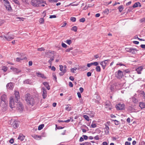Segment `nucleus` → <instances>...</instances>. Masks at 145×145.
I'll use <instances>...</instances> for the list:
<instances>
[{
    "mask_svg": "<svg viewBox=\"0 0 145 145\" xmlns=\"http://www.w3.org/2000/svg\"><path fill=\"white\" fill-rule=\"evenodd\" d=\"M1 106L3 107H6L8 104L6 95L5 94H3L1 96Z\"/></svg>",
    "mask_w": 145,
    "mask_h": 145,
    "instance_id": "f257e3e1",
    "label": "nucleus"
},
{
    "mask_svg": "<svg viewBox=\"0 0 145 145\" xmlns=\"http://www.w3.org/2000/svg\"><path fill=\"white\" fill-rule=\"evenodd\" d=\"M45 1L42 0H32L31 1V5L35 7H39L42 3H45Z\"/></svg>",
    "mask_w": 145,
    "mask_h": 145,
    "instance_id": "f03ea898",
    "label": "nucleus"
},
{
    "mask_svg": "<svg viewBox=\"0 0 145 145\" xmlns=\"http://www.w3.org/2000/svg\"><path fill=\"white\" fill-rule=\"evenodd\" d=\"M17 104L15 106V108L17 111L19 112H22L24 109V106L23 104L21 102H17Z\"/></svg>",
    "mask_w": 145,
    "mask_h": 145,
    "instance_id": "7ed1b4c3",
    "label": "nucleus"
},
{
    "mask_svg": "<svg viewBox=\"0 0 145 145\" xmlns=\"http://www.w3.org/2000/svg\"><path fill=\"white\" fill-rule=\"evenodd\" d=\"M27 95L28 97L26 99V101L28 104L32 106L33 104L34 100L31 97L29 94H28Z\"/></svg>",
    "mask_w": 145,
    "mask_h": 145,
    "instance_id": "20e7f679",
    "label": "nucleus"
},
{
    "mask_svg": "<svg viewBox=\"0 0 145 145\" xmlns=\"http://www.w3.org/2000/svg\"><path fill=\"white\" fill-rule=\"evenodd\" d=\"M126 51L132 54H135L137 52L138 50L136 48H125Z\"/></svg>",
    "mask_w": 145,
    "mask_h": 145,
    "instance_id": "39448f33",
    "label": "nucleus"
},
{
    "mask_svg": "<svg viewBox=\"0 0 145 145\" xmlns=\"http://www.w3.org/2000/svg\"><path fill=\"white\" fill-rule=\"evenodd\" d=\"M115 75L117 78L119 79L121 78L123 76V72L120 70H119L118 72L115 73Z\"/></svg>",
    "mask_w": 145,
    "mask_h": 145,
    "instance_id": "423d86ee",
    "label": "nucleus"
},
{
    "mask_svg": "<svg viewBox=\"0 0 145 145\" xmlns=\"http://www.w3.org/2000/svg\"><path fill=\"white\" fill-rule=\"evenodd\" d=\"M3 1L4 2V5L6 9L8 10H10L11 8L8 1L7 0H3Z\"/></svg>",
    "mask_w": 145,
    "mask_h": 145,
    "instance_id": "0eeeda50",
    "label": "nucleus"
},
{
    "mask_svg": "<svg viewBox=\"0 0 145 145\" xmlns=\"http://www.w3.org/2000/svg\"><path fill=\"white\" fill-rule=\"evenodd\" d=\"M125 105L123 104H118L116 105V107L117 110H123L125 109Z\"/></svg>",
    "mask_w": 145,
    "mask_h": 145,
    "instance_id": "6e6552de",
    "label": "nucleus"
},
{
    "mask_svg": "<svg viewBox=\"0 0 145 145\" xmlns=\"http://www.w3.org/2000/svg\"><path fill=\"white\" fill-rule=\"evenodd\" d=\"M15 103L14 101L13 98L12 97H11L10 98V103L9 106L11 108H15Z\"/></svg>",
    "mask_w": 145,
    "mask_h": 145,
    "instance_id": "1a4fd4ad",
    "label": "nucleus"
},
{
    "mask_svg": "<svg viewBox=\"0 0 145 145\" xmlns=\"http://www.w3.org/2000/svg\"><path fill=\"white\" fill-rule=\"evenodd\" d=\"M109 61V60L107 59L100 62V64L102 66L103 69H105L106 66L108 64V61Z\"/></svg>",
    "mask_w": 145,
    "mask_h": 145,
    "instance_id": "9d476101",
    "label": "nucleus"
},
{
    "mask_svg": "<svg viewBox=\"0 0 145 145\" xmlns=\"http://www.w3.org/2000/svg\"><path fill=\"white\" fill-rule=\"evenodd\" d=\"M14 95H15V102L17 103L18 102V100L20 99V96L19 95V93L18 91H15L14 92Z\"/></svg>",
    "mask_w": 145,
    "mask_h": 145,
    "instance_id": "9b49d317",
    "label": "nucleus"
},
{
    "mask_svg": "<svg viewBox=\"0 0 145 145\" xmlns=\"http://www.w3.org/2000/svg\"><path fill=\"white\" fill-rule=\"evenodd\" d=\"M14 86V84L11 82L8 84L6 86L7 89H13Z\"/></svg>",
    "mask_w": 145,
    "mask_h": 145,
    "instance_id": "f8f14e48",
    "label": "nucleus"
},
{
    "mask_svg": "<svg viewBox=\"0 0 145 145\" xmlns=\"http://www.w3.org/2000/svg\"><path fill=\"white\" fill-rule=\"evenodd\" d=\"M10 69L12 70L15 73H18L19 72H21V71L19 70L18 69L12 67H11Z\"/></svg>",
    "mask_w": 145,
    "mask_h": 145,
    "instance_id": "ddd939ff",
    "label": "nucleus"
},
{
    "mask_svg": "<svg viewBox=\"0 0 145 145\" xmlns=\"http://www.w3.org/2000/svg\"><path fill=\"white\" fill-rule=\"evenodd\" d=\"M42 90L43 92L42 96L44 99L46 98L47 96L46 91V89L44 88H42Z\"/></svg>",
    "mask_w": 145,
    "mask_h": 145,
    "instance_id": "4468645a",
    "label": "nucleus"
},
{
    "mask_svg": "<svg viewBox=\"0 0 145 145\" xmlns=\"http://www.w3.org/2000/svg\"><path fill=\"white\" fill-rule=\"evenodd\" d=\"M4 37L8 41L11 40L14 38V36L13 35H11L10 36H4Z\"/></svg>",
    "mask_w": 145,
    "mask_h": 145,
    "instance_id": "2eb2a0df",
    "label": "nucleus"
},
{
    "mask_svg": "<svg viewBox=\"0 0 145 145\" xmlns=\"http://www.w3.org/2000/svg\"><path fill=\"white\" fill-rule=\"evenodd\" d=\"M143 68V66H141L139 67L136 69V71L138 74H140L141 73V71Z\"/></svg>",
    "mask_w": 145,
    "mask_h": 145,
    "instance_id": "dca6fc26",
    "label": "nucleus"
},
{
    "mask_svg": "<svg viewBox=\"0 0 145 145\" xmlns=\"http://www.w3.org/2000/svg\"><path fill=\"white\" fill-rule=\"evenodd\" d=\"M25 57L24 56V55L22 54L21 55V57H17L16 59V61H17L19 62L21 60H22L25 59Z\"/></svg>",
    "mask_w": 145,
    "mask_h": 145,
    "instance_id": "f3484780",
    "label": "nucleus"
},
{
    "mask_svg": "<svg viewBox=\"0 0 145 145\" xmlns=\"http://www.w3.org/2000/svg\"><path fill=\"white\" fill-rule=\"evenodd\" d=\"M105 127L104 128L105 132L106 134H108L109 133V128L106 125H105Z\"/></svg>",
    "mask_w": 145,
    "mask_h": 145,
    "instance_id": "a211bd4d",
    "label": "nucleus"
},
{
    "mask_svg": "<svg viewBox=\"0 0 145 145\" xmlns=\"http://www.w3.org/2000/svg\"><path fill=\"white\" fill-rule=\"evenodd\" d=\"M105 107L106 108H107V109L109 110H111L112 109V106L110 105V103H106L105 105Z\"/></svg>",
    "mask_w": 145,
    "mask_h": 145,
    "instance_id": "6ab92c4d",
    "label": "nucleus"
},
{
    "mask_svg": "<svg viewBox=\"0 0 145 145\" xmlns=\"http://www.w3.org/2000/svg\"><path fill=\"white\" fill-rule=\"evenodd\" d=\"M36 74L38 77H40L43 78H46V77L44 76L43 74H41L40 72H37Z\"/></svg>",
    "mask_w": 145,
    "mask_h": 145,
    "instance_id": "aec40b11",
    "label": "nucleus"
},
{
    "mask_svg": "<svg viewBox=\"0 0 145 145\" xmlns=\"http://www.w3.org/2000/svg\"><path fill=\"white\" fill-rule=\"evenodd\" d=\"M43 84L46 87L47 89L48 90L50 89V87L49 85H48V83L47 82H43Z\"/></svg>",
    "mask_w": 145,
    "mask_h": 145,
    "instance_id": "412c9836",
    "label": "nucleus"
},
{
    "mask_svg": "<svg viewBox=\"0 0 145 145\" xmlns=\"http://www.w3.org/2000/svg\"><path fill=\"white\" fill-rule=\"evenodd\" d=\"M25 138V137L22 134H20V135L18 138V139L20 140L21 141L23 140Z\"/></svg>",
    "mask_w": 145,
    "mask_h": 145,
    "instance_id": "4be33fe9",
    "label": "nucleus"
},
{
    "mask_svg": "<svg viewBox=\"0 0 145 145\" xmlns=\"http://www.w3.org/2000/svg\"><path fill=\"white\" fill-rule=\"evenodd\" d=\"M16 121H14L12 123L13 126L15 129H16L18 126L19 125L17 123H16Z\"/></svg>",
    "mask_w": 145,
    "mask_h": 145,
    "instance_id": "5701e85b",
    "label": "nucleus"
},
{
    "mask_svg": "<svg viewBox=\"0 0 145 145\" xmlns=\"http://www.w3.org/2000/svg\"><path fill=\"white\" fill-rule=\"evenodd\" d=\"M139 106L141 109L144 108H145V104L143 103L140 102L139 103Z\"/></svg>",
    "mask_w": 145,
    "mask_h": 145,
    "instance_id": "b1692460",
    "label": "nucleus"
},
{
    "mask_svg": "<svg viewBox=\"0 0 145 145\" xmlns=\"http://www.w3.org/2000/svg\"><path fill=\"white\" fill-rule=\"evenodd\" d=\"M54 56H53L51 57L50 60H49L48 62L50 65H52V61L54 60Z\"/></svg>",
    "mask_w": 145,
    "mask_h": 145,
    "instance_id": "393cba45",
    "label": "nucleus"
},
{
    "mask_svg": "<svg viewBox=\"0 0 145 145\" xmlns=\"http://www.w3.org/2000/svg\"><path fill=\"white\" fill-rule=\"evenodd\" d=\"M132 101L134 103H138V100L135 98V97H132Z\"/></svg>",
    "mask_w": 145,
    "mask_h": 145,
    "instance_id": "a878e982",
    "label": "nucleus"
},
{
    "mask_svg": "<svg viewBox=\"0 0 145 145\" xmlns=\"http://www.w3.org/2000/svg\"><path fill=\"white\" fill-rule=\"evenodd\" d=\"M70 105H66V107L65 108V110L68 111L71 110L72 108L70 106Z\"/></svg>",
    "mask_w": 145,
    "mask_h": 145,
    "instance_id": "bb28decb",
    "label": "nucleus"
},
{
    "mask_svg": "<svg viewBox=\"0 0 145 145\" xmlns=\"http://www.w3.org/2000/svg\"><path fill=\"white\" fill-rule=\"evenodd\" d=\"M33 137L37 140H39V139H41V136L37 135H35L34 136H33Z\"/></svg>",
    "mask_w": 145,
    "mask_h": 145,
    "instance_id": "cd10ccee",
    "label": "nucleus"
},
{
    "mask_svg": "<svg viewBox=\"0 0 145 145\" xmlns=\"http://www.w3.org/2000/svg\"><path fill=\"white\" fill-rule=\"evenodd\" d=\"M8 69V67L5 66H3L2 67V70L4 72H6Z\"/></svg>",
    "mask_w": 145,
    "mask_h": 145,
    "instance_id": "c85d7f7f",
    "label": "nucleus"
},
{
    "mask_svg": "<svg viewBox=\"0 0 145 145\" xmlns=\"http://www.w3.org/2000/svg\"><path fill=\"white\" fill-rule=\"evenodd\" d=\"M30 80L28 79L26 80L23 82L24 83L26 84H30Z\"/></svg>",
    "mask_w": 145,
    "mask_h": 145,
    "instance_id": "c756f323",
    "label": "nucleus"
},
{
    "mask_svg": "<svg viewBox=\"0 0 145 145\" xmlns=\"http://www.w3.org/2000/svg\"><path fill=\"white\" fill-rule=\"evenodd\" d=\"M77 27L76 26H74L72 27L71 30L74 32H76L77 30Z\"/></svg>",
    "mask_w": 145,
    "mask_h": 145,
    "instance_id": "7c9ffc66",
    "label": "nucleus"
},
{
    "mask_svg": "<svg viewBox=\"0 0 145 145\" xmlns=\"http://www.w3.org/2000/svg\"><path fill=\"white\" fill-rule=\"evenodd\" d=\"M44 125L43 124L40 125L38 127V130H40L42 129L44 127Z\"/></svg>",
    "mask_w": 145,
    "mask_h": 145,
    "instance_id": "2f4dec72",
    "label": "nucleus"
},
{
    "mask_svg": "<svg viewBox=\"0 0 145 145\" xmlns=\"http://www.w3.org/2000/svg\"><path fill=\"white\" fill-rule=\"evenodd\" d=\"M65 42L67 44L70 45L71 44L72 42L71 40L68 39L67 40L65 41Z\"/></svg>",
    "mask_w": 145,
    "mask_h": 145,
    "instance_id": "473e14b6",
    "label": "nucleus"
},
{
    "mask_svg": "<svg viewBox=\"0 0 145 145\" xmlns=\"http://www.w3.org/2000/svg\"><path fill=\"white\" fill-rule=\"evenodd\" d=\"M96 70L98 72L101 71V68L99 66H97L95 68Z\"/></svg>",
    "mask_w": 145,
    "mask_h": 145,
    "instance_id": "72a5a7b5",
    "label": "nucleus"
},
{
    "mask_svg": "<svg viewBox=\"0 0 145 145\" xmlns=\"http://www.w3.org/2000/svg\"><path fill=\"white\" fill-rule=\"evenodd\" d=\"M138 4L140 5V4L139 3H135L133 6V8L137 7L138 6Z\"/></svg>",
    "mask_w": 145,
    "mask_h": 145,
    "instance_id": "f704fd0d",
    "label": "nucleus"
},
{
    "mask_svg": "<svg viewBox=\"0 0 145 145\" xmlns=\"http://www.w3.org/2000/svg\"><path fill=\"white\" fill-rule=\"evenodd\" d=\"M84 118L87 121H89V117L87 115H84L83 116Z\"/></svg>",
    "mask_w": 145,
    "mask_h": 145,
    "instance_id": "c9c22d12",
    "label": "nucleus"
},
{
    "mask_svg": "<svg viewBox=\"0 0 145 145\" xmlns=\"http://www.w3.org/2000/svg\"><path fill=\"white\" fill-rule=\"evenodd\" d=\"M44 22V19L43 18H40L39 19V23L40 24H43Z\"/></svg>",
    "mask_w": 145,
    "mask_h": 145,
    "instance_id": "e433bc0d",
    "label": "nucleus"
},
{
    "mask_svg": "<svg viewBox=\"0 0 145 145\" xmlns=\"http://www.w3.org/2000/svg\"><path fill=\"white\" fill-rule=\"evenodd\" d=\"M123 9V8L122 6H120L118 7L119 10L120 12L122 11Z\"/></svg>",
    "mask_w": 145,
    "mask_h": 145,
    "instance_id": "4c0bfd02",
    "label": "nucleus"
},
{
    "mask_svg": "<svg viewBox=\"0 0 145 145\" xmlns=\"http://www.w3.org/2000/svg\"><path fill=\"white\" fill-rule=\"evenodd\" d=\"M112 120L114 121V123L116 125H118L120 124V122L118 120Z\"/></svg>",
    "mask_w": 145,
    "mask_h": 145,
    "instance_id": "58836bf2",
    "label": "nucleus"
},
{
    "mask_svg": "<svg viewBox=\"0 0 145 145\" xmlns=\"http://www.w3.org/2000/svg\"><path fill=\"white\" fill-rule=\"evenodd\" d=\"M91 126L92 128H94L96 127L97 125L95 123L92 122L91 124Z\"/></svg>",
    "mask_w": 145,
    "mask_h": 145,
    "instance_id": "ea45409f",
    "label": "nucleus"
},
{
    "mask_svg": "<svg viewBox=\"0 0 145 145\" xmlns=\"http://www.w3.org/2000/svg\"><path fill=\"white\" fill-rule=\"evenodd\" d=\"M15 4L18 5H20V3L19 2V1L18 0H14L13 1Z\"/></svg>",
    "mask_w": 145,
    "mask_h": 145,
    "instance_id": "a19ab883",
    "label": "nucleus"
},
{
    "mask_svg": "<svg viewBox=\"0 0 145 145\" xmlns=\"http://www.w3.org/2000/svg\"><path fill=\"white\" fill-rule=\"evenodd\" d=\"M15 4L18 5H20V3L19 2V1L18 0H14L13 1Z\"/></svg>",
    "mask_w": 145,
    "mask_h": 145,
    "instance_id": "79ce46f5",
    "label": "nucleus"
},
{
    "mask_svg": "<svg viewBox=\"0 0 145 145\" xmlns=\"http://www.w3.org/2000/svg\"><path fill=\"white\" fill-rule=\"evenodd\" d=\"M76 19L75 17H71L70 18V20L72 22H75L76 21Z\"/></svg>",
    "mask_w": 145,
    "mask_h": 145,
    "instance_id": "37998d69",
    "label": "nucleus"
},
{
    "mask_svg": "<svg viewBox=\"0 0 145 145\" xmlns=\"http://www.w3.org/2000/svg\"><path fill=\"white\" fill-rule=\"evenodd\" d=\"M77 69L76 67H74L71 69V71L72 72H74V71H75Z\"/></svg>",
    "mask_w": 145,
    "mask_h": 145,
    "instance_id": "c03bdc74",
    "label": "nucleus"
},
{
    "mask_svg": "<svg viewBox=\"0 0 145 145\" xmlns=\"http://www.w3.org/2000/svg\"><path fill=\"white\" fill-rule=\"evenodd\" d=\"M59 69L61 71H64L63 67L62 65H59Z\"/></svg>",
    "mask_w": 145,
    "mask_h": 145,
    "instance_id": "a18cd8bd",
    "label": "nucleus"
},
{
    "mask_svg": "<svg viewBox=\"0 0 145 145\" xmlns=\"http://www.w3.org/2000/svg\"><path fill=\"white\" fill-rule=\"evenodd\" d=\"M85 21V19L84 18H82L80 19L79 21L80 22H84Z\"/></svg>",
    "mask_w": 145,
    "mask_h": 145,
    "instance_id": "49530a36",
    "label": "nucleus"
},
{
    "mask_svg": "<svg viewBox=\"0 0 145 145\" xmlns=\"http://www.w3.org/2000/svg\"><path fill=\"white\" fill-rule=\"evenodd\" d=\"M73 48H68L66 50V52H69L71 50H72Z\"/></svg>",
    "mask_w": 145,
    "mask_h": 145,
    "instance_id": "de8ad7c7",
    "label": "nucleus"
},
{
    "mask_svg": "<svg viewBox=\"0 0 145 145\" xmlns=\"http://www.w3.org/2000/svg\"><path fill=\"white\" fill-rule=\"evenodd\" d=\"M66 72H65V71H62L61 72H60L59 73V74L60 75V76H62V75H63Z\"/></svg>",
    "mask_w": 145,
    "mask_h": 145,
    "instance_id": "09e8293b",
    "label": "nucleus"
},
{
    "mask_svg": "<svg viewBox=\"0 0 145 145\" xmlns=\"http://www.w3.org/2000/svg\"><path fill=\"white\" fill-rule=\"evenodd\" d=\"M37 50L39 51H44L45 50V49L43 48H38Z\"/></svg>",
    "mask_w": 145,
    "mask_h": 145,
    "instance_id": "8fccbe9b",
    "label": "nucleus"
},
{
    "mask_svg": "<svg viewBox=\"0 0 145 145\" xmlns=\"http://www.w3.org/2000/svg\"><path fill=\"white\" fill-rule=\"evenodd\" d=\"M140 22H145V18H143L142 19H141L140 20Z\"/></svg>",
    "mask_w": 145,
    "mask_h": 145,
    "instance_id": "3c124183",
    "label": "nucleus"
},
{
    "mask_svg": "<svg viewBox=\"0 0 145 145\" xmlns=\"http://www.w3.org/2000/svg\"><path fill=\"white\" fill-rule=\"evenodd\" d=\"M94 138L96 140H99V136L98 135L95 136Z\"/></svg>",
    "mask_w": 145,
    "mask_h": 145,
    "instance_id": "603ef678",
    "label": "nucleus"
},
{
    "mask_svg": "<svg viewBox=\"0 0 145 145\" xmlns=\"http://www.w3.org/2000/svg\"><path fill=\"white\" fill-rule=\"evenodd\" d=\"M92 65H95V66H97L98 65V63L97 62H94L93 63H92Z\"/></svg>",
    "mask_w": 145,
    "mask_h": 145,
    "instance_id": "864d4df0",
    "label": "nucleus"
},
{
    "mask_svg": "<svg viewBox=\"0 0 145 145\" xmlns=\"http://www.w3.org/2000/svg\"><path fill=\"white\" fill-rule=\"evenodd\" d=\"M61 45H62V46L63 48H66V47L67 46V45L64 43H62Z\"/></svg>",
    "mask_w": 145,
    "mask_h": 145,
    "instance_id": "5fc2aeb1",
    "label": "nucleus"
},
{
    "mask_svg": "<svg viewBox=\"0 0 145 145\" xmlns=\"http://www.w3.org/2000/svg\"><path fill=\"white\" fill-rule=\"evenodd\" d=\"M69 86L71 87H72L73 86V84L72 82H70L69 83Z\"/></svg>",
    "mask_w": 145,
    "mask_h": 145,
    "instance_id": "6e6d98bb",
    "label": "nucleus"
},
{
    "mask_svg": "<svg viewBox=\"0 0 145 145\" xmlns=\"http://www.w3.org/2000/svg\"><path fill=\"white\" fill-rule=\"evenodd\" d=\"M14 142L13 139L11 138L9 140V142L11 144H13Z\"/></svg>",
    "mask_w": 145,
    "mask_h": 145,
    "instance_id": "4d7b16f0",
    "label": "nucleus"
},
{
    "mask_svg": "<svg viewBox=\"0 0 145 145\" xmlns=\"http://www.w3.org/2000/svg\"><path fill=\"white\" fill-rule=\"evenodd\" d=\"M83 138L85 140H86L88 138V137L87 136L85 135H83Z\"/></svg>",
    "mask_w": 145,
    "mask_h": 145,
    "instance_id": "13d9d810",
    "label": "nucleus"
},
{
    "mask_svg": "<svg viewBox=\"0 0 145 145\" xmlns=\"http://www.w3.org/2000/svg\"><path fill=\"white\" fill-rule=\"evenodd\" d=\"M79 90L81 93H82L84 89L82 87H80L79 88Z\"/></svg>",
    "mask_w": 145,
    "mask_h": 145,
    "instance_id": "bf43d9fd",
    "label": "nucleus"
},
{
    "mask_svg": "<svg viewBox=\"0 0 145 145\" xmlns=\"http://www.w3.org/2000/svg\"><path fill=\"white\" fill-rule=\"evenodd\" d=\"M77 94L78 97L79 98H80L81 97V95L80 93L78 92L77 93Z\"/></svg>",
    "mask_w": 145,
    "mask_h": 145,
    "instance_id": "052dcab7",
    "label": "nucleus"
},
{
    "mask_svg": "<svg viewBox=\"0 0 145 145\" xmlns=\"http://www.w3.org/2000/svg\"><path fill=\"white\" fill-rule=\"evenodd\" d=\"M56 17V16L55 15H53L50 16L49 18H55Z\"/></svg>",
    "mask_w": 145,
    "mask_h": 145,
    "instance_id": "680f3d73",
    "label": "nucleus"
},
{
    "mask_svg": "<svg viewBox=\"0 0 145 145\" xmlns=\"http://www.w3.org/2000/svg\"><path fill=\"white\" fill-rule=\"evenodd\" d=\"M133 43L135 44H139V42L138 41H133Z\"/></svg>",
    "mask_w": 145,
    "mask_h": 145,
    "instance_id": "e2e57ef3",
    "label": "nucleus"
},
{
    "mask_svg": "<svg viewBox=\"0 0 145 145\" xmlns=\"http://www.w3.org/2000/svg\"><path fill=\"white\" fill-rule=\"evenodd\" d=\"M91 75V73L90 72H88L87 73V76H88L89 77Z\"/></svg>",
    "mask_w": 145,
    "mask_h": 145,
    "instance_id": "0e129e2a",
    "label": "nucleus"
},
{
    "mask_svg": "<svg viewBox=\"0 0 145 145\" xmlns=\"http://www.w3.org/2000/svg\"><path fill=\"white\" fill-rule=\"evenodd\" d=\"M51 70L55 71L56 70V68L54 66H52L51 67Z\"/></svg>",
    "mask_w": 145,
    "mask_h": 145,
    "instance_id": "69168bd1",
    "label": "nucleus"
},
{
    "mask_svg": "<svg viewBox=\"0 0 145 145\" xmlns=\"http://www.w3.org/2000/svg\"><path fill=\"white\" fill-rule=\"evenodd\" d=\"M131 144V143L130 142H125V145H130Z\"/></svg>",
    "mask_w": 145,
    "mask_h": 145,
    "instance_id": "338daca9",
    "label": "nucleus"
},
{
    "mask_svg": "<svg viewBox=\"0 0 145 145\" xmlns=\"http://www.w3.org/2000/svg\"><path fill=\"white\" fill-rule=\"evenodd\" d=\"M103 145H108L107 143L106 142H104L102 143Z\"/></svg>",
    "mask_w": 145,
    "mask_h": 145,
    "instance_id": "774afa93",
    "label": "nucleus"
}]
</instances>
